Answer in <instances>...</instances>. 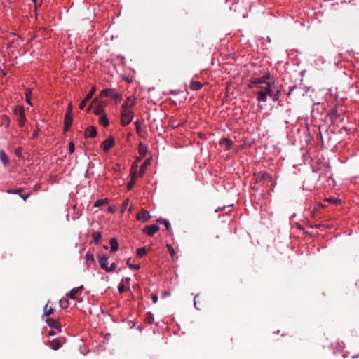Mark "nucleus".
Listing matches in <instances>:
<instances>
[{
    "instance_id": "5",
    "label": "nucleus",
    "mask_w": 359,
    "mask_h": 359,
    "mask_svg": "<svg viewBox=\"0 0 359 359\" xmlns=\"http://www.w3.org/2000/svg\"><path fill=\"white\" fill-rule=\"evenodd\" d=\"M14 112L16 116H19L18 120V124L20 126H23L25 124V120H26L25 115V110H24L23 107H22V106L16 107L14 110Z\"/></svg>"
},
{
    "instance_id": "21",
    "label": "nucleus",
    "mask_w": 359,
    "mask_h": 359,
    "mask_svg": "<svg viewBox=\"0 0 359 359\" xmlns=\"http://www.w3.org/2000/svg\"><path fill=\"white\" fill-rule=\"evenodd\" d=\"M203 87V84L199 81H191L189 84V88L192 90H198Z\"/></svg>"
},
{
    "instance_id": "41",
    "label": "nucleus",
    "mask_w": 359,
    "mask_h": 359,
    "mask_svg": "<svg viewBox=\"0 0 359 359\" xmlns=\"http://www.w3.org/2000/svg\"><path fill=\"white\" fill-rule=\"evenodd\" d=\"M85 257L87 262H94L93 255L89 252L86 253Z\"/></svg>"
},
{
    "instance_id": "17",
    "label": "nucleus",
    "mask_w": 359,
    "mask_h": 359,
    "mask_svg": "<svg viewBox=\"0 0 359 359\" xmlns=\"http://www.w3.org/2000/svg\"><path fill=\"white\" fill-rule=\"evenodd\" d=\"M72 123V115L65 114V120H64V130L65 131H67L69 130Z\"/></svg>"
},
{
    "instance_id": "60",
    "label": "nucleus",
    "mask_w": 359,
    "mask_h": 359,
    "mask_svg": "<svg viewBox=\"0 0 359 359\" xmlns=\"http://www.w3.org/2000/svg\"><path fill=\"white\" fill-rule=\"evenodd\" d=\"M320 226V224H316L313 227L318 228Z\"/></svg>"
},
{
    "instance_id": "29",
    "label": "nucleus",
    "mask_w": 359,
    "mask_h": 359,
    "mask_svg": "<svg viewBox=\"0 0 359 359\" xmlns=\"http://www.w3.org/2000/svg\"><path fill=\"white\" fill-rule=\"evenodd\" d=\"M94 114L97 116L102 115L104 114V107L102 104H99L97 107H95L94 110Z\"/></svg>"
},
{
    "instance_id": "19",
    "label": "nucleus",
    "mask_w": 359,
    "mask_h": 359,
    "mask_svg": "<svg viewBox=\"0 0 359 359\" xmlns=\"http://www.w3.org/2000/svg\"><path fill=\"white\" fill-rule=\"evenodd\" d=\"M220 144L224 146L226 150H230L233 146V142L229 139L224 138L221 140Z\"/></svg>"
},
{
    "instance_id": "56",
    "label": "nucleus",
    "mask_w": 359,
    "mask_h": 359,
    "mask_svg": "<svg viewBox=\"0 0 359 359\" xmlns=\"http://www.w3.org/2000/svg\"><path fill=\"white\" fill-rule=\"evenodd\" d=\"M55 334H56V332L55 331H53V330L50 331L48 332V336H53V335H55Z\"/></svg>"
},
{
    "instance_id": "54",
    "label": "nucleus",
    "mask_w": 359,
    "mask_h": 359,
    "mask_svg": "<svg viewBox=\"0 0 359 359\" xmlns=\"http://www.w3.org/2000/svg\"><path fill=\"white\" fill-rule=\"evenodd\" d=\"M125 290V287L123 285H118V290L120 292H123Z\"/></svg>"
},
{
    "instance_id": "15",
    "label": "nucleus",
    "mask_w": 359,
    "mask_h": 359,
    "mask_svg": "<svg viewBox=\"0 0 359 359\" xmlns=\"http://www.w3.org/2000/svg\"><path fill=\"white\" fill-rule=\"evenodd\" d=\"M204 302V299L203 297H201L199 294H196L194 297V304L196 309H201V306H203V302Z\"/></svg>"
},
{
    "instance_id": "38",
    "label": "nucleus",
    "mask_w": 359,
    "mask_h": 359,
    "mask_svg": "<svg viewBox=\"0 0 359 359\" xmlns=\"http://www.w3.org/2000/svg\"><path fill=\"white\" fill-rule=\"evenodd\" d=\"M22 189H8L6 191L8 194H20V192L22 191Z\"/></svg>"
},
{
    "instance_id": "23",
    "label": "nucleus",
    "mask_w": 359,
    "mask_h": 359,
    "mask_svg": "<svg viewBox=\"0 0 359 359\" xmlns=\"http://www.w3.org/2000/svg\"><path fill=\"white\" fill-rule=\"evenodd\" d=\"M138 151L141 157H144L147 153V147L140 142L138 146Z\"/></svg>"
},
{
    "instance_id": "1",
    "label": "nucleus",
    "mask_w": 359,
    "mask_h": 359,
    "mask_svg": "<svg viewBox=\"0 0 359 359\" xmlns=\"http://www.w3.org/2000/svg\"><path fill=\"white\" fill-rule=\"evenodd\" d=\"M254 177L257 184H261L262 185H265L266 187L269 186V183L271 185L273 184L272 177L266 172H256L254 174Z\"/></svg>"
},
{
    "instance_id": "34",
    "label": "nucleus",
    "mask_w": 359,
    "mask_h": 359,
    "mask_svg": "<svg viewBox=\"0 0 359 359\" xmlns=\"http://www.w3.org/2000/svg\"><path fill=\"white\" fill-rule=\"evenodd\" d=\"M147 254L146 248H140L137 250V255L140 257H144Z\"/></svg>"
},
{
    "instance_id": "46",
    "label": "nucleus",
    "mask_w": 359,
    "mask_h": 359,
    "mask_svg": "<svg viewBox=\"0 0 359 359\" xmlns=\"http://www.w3.org/2000/svg\"><path fill=\"white\" fill-rule=\"evenodd\" d=\"M69 151L70 154H72L74 151V144L72 142L69 143Z\"/></svg>"
},
{
    "instance_id": "45",
    "label": "nucleus",
    "mask_w": 359,
    "mask_h": 359,
    "mask_svg": "<svg viewBox=\"0 0 359 359\" xmlns=\"http://www.w3.org/2000/svg\"><path fill=\"white\" fill-rule=\"evenodd\" d=\"M72 102H69L67 106V111H66L65 114L72 115Z\"/></svg>"
},
{
    "instance_id": "9",
    "label": "nucleus",
    "mask_w": 359,
    "mask_h": 359,
    "mask_svg": "<svg viewBox=\"0 0 359 359\" xmlns=\"http://www.w3.org/2000/svg\"><path fill=\"white\" fill-rule=\"evenodd\" d=\"M46 323L49 327L51 328H54L58 330V332H61V326L59 322L52 318H48L46 319Z\"/></svg>"
},
{
    "instance_id": "35",
    "label": "nucleus",
    "mask_w": 359,
    "mask_h": 359,
    "mask_svg": "<svg viewBox=\"0 0 359 359\" xmlns=\"http://www.w3.org/2000/svg\"><path fill=\"white\" fill-rule=\"evenodd\" d=\"M95 90H96V87L95 86H93L92 87L91 90H90V92L88 93V94L85 97L86 101H89L92 98V97L94 95Z\"/></svg>"
},
{
    "instance_id": "18",
    "label": "nucleus",
    "mask_w": 359,
    "mask_h": 359,
    "mask_svg": "<svg viewBox=\"0 0 359 359\" xmlns=\"http://www.w3.org/2000/svg\"><path fill=\"white\" fill-rule=\"evenodd\" d=\"M328 116L332 123L335 122L339 118V114L337 112V109L336 107L332 108L330 111Z\"/></svg>"
},
{
    "instance_id": "36",
    "label": "nucleus",
    "mask_w": 359,
    "mask_h": 359,
    "mask_svg": "<svg viewBox=\"0 0 359 359\" xmlns=\"http://www.w3.org/2000/svg\"><path fill=\"white\" fill-rule=\"evenodd\" d=\"M158 222L164 224V225L168 231L170 230V227H171L170 224L168 220L164 219H160L158 220Z\"/></svg>"
},
{
    "instance_id": "64",
    "label": "nucleus",
    "mask_w": 359,
    "mask_h": 359,
    "mask_svg": "<svg viewBox=\"0 0 359 359\" xmlns=\"http://www.w3.org/2000/svg\"><path fill=\"white\" fill-rule=\"evenodd\" d=\"M104 248L105 249H108V247H107V245H105Z\"/></svg>"
},
{
    "instance_id": "7",
    "label": "nucleus",
    "mask_w": 359,
    "mask_h": 359,
    "mask_svg": "<svg viewBox=\"0 0 359 359\" xmlns=\"http://www.w3.org/2000/svg\"><path fill=\"white\" fill-rule=\"evenodd\" d=\"M151 216H150V214L149 212L144 210V209H142L137 215V219L139 220V221H141L142 222H147L149 219H150Z\"/></svg>"
},
{
    "instance_id": "51",
    "label": "nucleus",
    "mask_w": 359,
    "mask_h": 359,
    "mask_svg": "<svg viewBox=\"0 0 359 359\" xmlns=\"http://www.w3.org/2000/svg\"><path fill=\"white\" fill-rule=\"evenodd\" d=\"M60 302L62 307L66 308L68 306V302L66 300L65 302H63L62 300H60Z\"/></svg>"
},
{
    "instance_id": "47",
    "label": "nucleus",
    "mask_w": 359,
    "mask_h": 359,
    "mask_svg": "<svg viewBox=\"0 0 359 359\" xmlns=\"http://www.w3.org/2000/svg\"><path fill=\"white\" fill-rule=\"evenodd\" d=\"M116 265L115 263L111 264V266L108 267V269H107V272L113 271L116 269Z\"/></svg>"
},
{
    "instance_id": "27",
    "label": "nucleus",
    "mask_w": 359,
    "mask_h": 359,
    "mask_svg": "<svg viewBox=\"0 0 359 359\" xmlns=\"http://www.w3.org/2000/svg\"><path fill=\"white\" fill-rule=\"evenodd\" d=\"M109 203V200L107 199V198H104V199H99L97 201H95V204H94V206L95 207H101V206H104V205H106Z\"/></svg>"
},
{
    "instance_id": "55",
    "label": "nucleus",
    "mask_w": 359,
    "mask_h": 359,
    "mask_svg": "<svg viewBox=\"0 0 359 359\" xmlns=\"http://www.w3.org/2000/svg\"><path fill=\"white\" fill-rule=\"evenodd\" d=\"M114 211H115V208L114 207L110 206V207L108 208V212H114Z\"/></svg>"
},
{
    "instance_id": "10",
    "label": "nucleus",
    "mask_w": 359,
    "mask_h": 359,
    "mask_svg": "<svg viewBox=\"0 0 359 359\" xmlns=\"http://www.w3.org/2000/svg\"><path fill=\"white\" fill-rule=\"evenodd\" d=\"M270 93H271L270 90H268L266 93L262 92V90H259L256 93L257 100L259 102H266L267 101V96H269Z\"/></svg>"
},
{
    "instance_id": "63",
    "label": "nucleus",
    "mask_w": 359,
    "mask_h": 359,
    "mask_svg": "<svg viewBox=\"0 0 359 359\" xmlns=\"http://www.w3.org/2000/svg\"><path fill=\"white\" fill-rule=\"evenodd\" d=\"M95 102H97V98L93 100V103Z\"/></svg>"
},
{
    "instance_id": "14",
    "label": "nucleus",
    "mask_w": 359,
    "mask_h": 359,
    "mask_svg": "<svg viewBox=\"0 0 359 359\" xmlns=\"http://www.w3.org/2000/svg\"><path fill=\"white\" fill-rule=\"evenodd\" d=\"M83 290V287H79L76 288L72 289L69 293V297L72 299H77V295L81 294Z\"/></svg>"
},
{
    "instance_id": "43",
    "label": "nucleus",
    "mask_w": 359,
    "mask_h": 359,
    "mask_svg": "<svg viewBox=\"0 0 359 359\" xmlns=\"http://www.w3.org/2000/svg\"><path fill=\"white\" fill-rule=\"evenodd\" d=\"M128 203H129V199L128 198H126L123 201V203H122V207H121V211L122 212H124L125 210L126 209V208L128 207Z\"/></svg>"
},
{
    "instance_id": "62",
    "label": "nucleus",
    "mask_w": 359,
    "mask_h": 359,
    "mask_svg": "<svg viewBox=\"0 0 359 359\" xmlns=\"http://www.w3.org/2000/svg\"><path fill=\"white\" fill-rule=\"evenodd\" d=\"M33 3L34 4V5L36 6V0H32Z\"/></svg>"
},
{
    "instance_id": "20",
    "label": "nucleus",
    "mask_w": 359,
    "mask_h": 359,
    "mask_svg": "<svg viewBox=\"0 0 359 359\" xmlns=\"http://www.w3.org/2000/svg\"><path fill=\"white\" fill-rule=\"evenodd\" d=\"M0 160L5 167H7L9 164V158L3 150H0Z\"/></svg>"
},
{
    "instance_id": "33",
    "label": "nucleus",
    "mask_w": 359,
    "mask_h": 359,
    "mask_svg": "<svg viewBox=\"0 0 359 359\" xmlns=\"http://www.w3.org/2000/svg\"><path fill=\"white\" fill-rule=\"evenodd\" d=\"M166 247L168 248V250L169 251V253L170 256L172 257L173 259H175L176 252L175 249L172 248V246L170 244H167Z\"/></svg>"
},
{
    "instance_id": "31",
    "label": "nucleus",
    "mask_w": 359,
    "mask_h": 359,
    "mask_svg": "<svg viewBox=\"0 0 359 359\" xmlns=\"http://www.w3.org/2000/svg\"><path fill=\"white\" fill-rule=\"evenodd\" d=\"M31 95H32V90L28 88L26 89L25 95V100L27 104L32 105L31 103Z\"/></svg>"
},
{
    "instance_id": "61",
    "label": "nucleus",
    "mask_w": 359,
    "mask_h": 359,
    "mask_svg": "<svg viewBox=\"0 0 359 359\" xmlns=\"http://www.w3.org/2000/svg\"><path fill=\"white\" fill-rule=\"evenodd\" d=\"M163 294H164V295H168V294H169V292H164Z\"/></svg>"
},
{
    "instance_id": "59",
    "label": "nucleus",
    "mask_w": 359,
    "mask_h": 359,
    "mask_svg": "<svg viewBox=\"0 0 359 359\" xmlns=\"http://www.w3.org/2000/svg\"><path fill=\"white\" fill-rule=\"evenodd\" d=\"M142 158V157H141V156H140V158H137V161H141Z\"/></svg>"
},
{
    "instance_id": "12",
    "label": "nucleus",
    "mask_w": 359,
    "mask_h": 359,
    "mask_svg": "<svg viewBox=\"0 0 359 359\" xmlns=\"http://www.w3.org/2000/svg\"><path fill=\"white\" fill-rule=\"evenodd\" d=\"M98 262L100 267L107 271L108 269V257L105 255H99Z\"/></svg>"
},
{
    "instance_id": "11",
    "label": "nucleus",
    "mask_w": 359,
    "mask_h": 359,
    "mask_svg": "<svg viewBox=\"0 0 359 359\" xmlns=\"http://www.w3.org/2000/svg\"><path fill=\"white\" fill-rule=\"evenodd\" d=\"M135 98L133 97H128L122 105V109H130L135 105Z\"/></svg>"
},
{
    "instance_id": "42",
    "label": "nucleus",
    "mask_w": 359,
    "mask_h": 359,
    "mask_svg": "<svg viewBox=\"0 0 359 359\" xmlns=\"http://www.w3.org/2000/svg\"><path fill=\"white\" fill-rule=\"evenodd\" d=\"M325 201L329 203H334V204H339L341 202V201L339 199L334 198H326Z\"/></svg>"
},
{
    "instance_id": "58",
    "label": "nucleus",
    "mask_w": 359,
    "mask_h": 359,
    "mask_svg": "<svg viewBox=\"0 0 359 359\" xmlns=\"http://www.w3.org/2000/svg\"><path fill=\"white\" fill-rule=\"evenodd\" d=\"M90 111V106L88 107V109H86V111L87 112H89Z\"/></svg>"
},
{
    "instance_id": "2",
    "label": "nucleus",
    "mask_w": 359,
    "mask_h": 359,
    "mask_svg": "<svg viewBox=\"0 0 359 359\" xmlns=\"http://www.w3.org/2000/svg\"><path fill=\"white\" fill-rule=\"evenodd\" d=\"M100 97H109L114 100L115 104H118L121 100V95L114 88H106L102 90Z\"/></svg>"
},
{
    "instance_id": "3",
    "label": "nucleus",
    "mask_w": 359,
    "mask_h": 359,
    "mask_svg": "<svg viewBox=\"0 0 359 359\" xmlns=\"http://www.w3.org/2000/svg\"><path fill=\"white\" fill-rule=\"evenodd\" d=\"M270 79V74L269 73L265 74L262 77L260 78H254L253 79L250 80V83L249 84L250 88H262L263 86L262 84H265L266 86V83H269L266 81Z\"/></svg>"
},
{
    "instance_id": "13",
    "label": "nucleus",
    "mask_w": 359,
    "mask_h": 359,
    "mask_svg": "<svg viewBox=\"0 0 359 359\" xmlns=\"http://www.w3.org/2000/svg\"><path fill=\"white\" fill-rule=\"evenodd\" d=\"M97 135L96 128L94 126L87 128L84 132V136L86 138L90 137L93 138Z\"/></svg>"
},
{
    "instance_id": "25",
    "label": "nucleus",
    "mask_w": 359,
    "mask_h": 359,
    "mask_svg": "<svg viewBox=\"0 0 359 359\" xmlns=\"http://www.w3.org/2000/svg\"><path fill=\"white\" fill-rule=\"evenodd\" d=\"M93 241L95 244H97L102 238V233L99 231L93 232L92 233Z\"/></svg>"
},
{
    "instance_id": "50",
    "label": "nucleus",
    "mask_w": 359,
    "mask_h": 359,
    "mask_svg": "<svg viewBox=\"0 0 359 359\" xmlns=\"http://www.w3.org/2000/svg\"><path fill=\"white\" fill-rule=\"evenodd\" d=\"M151 299H152L153 303H154V304L157 303V302L158 300V297L156 294H153L151 297Z\"/></svg>"
},
{
    "instance_id": "57",
    "label": "nucleus",
    "mask_w": 359,
    "mask_h": 359,
    "mask_svg": "<svg viewBox=\"0 0 359 359\" xmlns=\"http://www.w3.org/2000/svg\"><path fill=\"white\" fill-rule=\"evenodd\" d=\"M137 163H134V164L133 165V166H132V168H133V169H136V168H137Z\"/></svg>"
},
{
    "instance_id": "44",
    "label": "nucleus",
    "mask_w": 359,
    "mask_h": 359,
    "mask_svg": "<svg viewBox=\"0 0 359 359\" xmlns=\"http://www.w3.org/2000/svg\"><path fill=\"white\" fill-rule=\"evenodd\" d=\"M140 123H141V122L139 121H137L135 123V127H136V132L137 133H140L141 130H142L141 127H140Z\"/></svg>"
},
{
    "instance_id": "22",
    "label": "nucleus",
    "mask_w": 359,
    "mask_h": 359,
    "mask_svg": "<svg viewBox=\"0 0 359 359\" xmlns=\"http://www.w3.org/2000/svg\"><path fill=\"white\" fill-rule=\"evenodd\" d=\"M110 245H111V252H116L118 250V243L117 240L114 238H111L110 240Z\"/></svg>"
},
{
    "instance_id": "26",
    "label": "nucleus",
    "mask_w": 359,
    "mask_h": 359,
    "mask_svg": "<svg viewBox=\"0 0 359 359\" xmlns=\"http://www.w3.org/2000/svg\"><path fill=\"white\" fill-rule=\"evenodd\" d=\"M99 123L100 124H102L104 127H107L109 126V120L107 118V114H102L100 118V120H99Z\"/></svg>"
},
{
    "instance_id": "6",
    "label": "nucleus",
    "mask_w": 359,
    "mask_h": 359,
    "mask_svg": "<svg viewBox=\"0 0 359 359\" xmlns=\"http://www.w3.org/2000/svg\"><path fill=\"white\" fill-rule=\"evenodd\" d=\"M159 230V226L156 224L146 226L143 229V232L146 233L148 236H154Z\"/></svg>"
},
{
    "instance_id": "37",
    "label": "nucleus",
    "mask_w": 359,
    "mask_h": 359,
    "mask_svg": "<svg viewBox=\"0 0 359 359\" xmlns=\"http://www.w3.org/2000/svg\"><path fill=\"white\" fill-rule=\"evenodd\" d=\"M126 264L130 268V269H135V270H138L140 269V265L139 264H135V265H132V264L130 263V259H128L126 262Z\"/></svg>"
},
{
    "instance_id": "48",
    "label": "nucleus",
    "mask_w": 359,
    "mask_h": 359,
    "mask_svg": "<svg viewBox=\"0 0 359 359\" xmlns=\"http://www.w3.org/2000/svg\"><path fill=\"white\" fill-rule=\"evenodd\" d=\"M88 101H86V99H84L79 104V109H83L85 106H86V104Z\"/></svg>"
},
{
    "instance_id": "28",
    "label": "nucleus",
    "mask_w": 359,
    "mask_h": 359,
    "mask_svg": "<svg viewBox=\"0 0 359 359\" xmlns=\"http://www.w3.org/2000/svg\"><path fill=\"white\" fill-rule=\"evenodd\" d=\"M55 311V309L52 307H48V304H46L44 308H43V312H44V315L46 316H48L51 314H53Z\"/></svg>"
},
{
    "instance_id": "40",
    "label": "nucleus",
    "mask_w": 359,
    "mask_h": 359,
    "mask_svg": "<svg viewBox=\"0 0 359 359\" xmlns=\"http://www.w3.org/2000/svg\"><path fill=\"white\" fill-rule=\"evenodd\" d=\"M260 90H262V92H264V93H266V92H267L268 90L272 91L271 84L266 83V86L260 88Z\"/></svg>"
},
{
    "instance_id": "8",
    "label": "nucleus",
    "mask_w": 359,
    "mask_h": 359,
    "mask_svg": "<svg viewBox=\"0 0 359 359\" xmlns=\"http://www.w3.org/2000/svg\"><path fill=\"white\" fill-rule=\"evenodd\" d=\"M114 144V139L109 137L106 139L102 143V148L105 152H108Z\"/></svg>"
},
{
    "instance_id": "16",
    "label": "nucleus",
    "mask_w": 359,
    "mask_h": 359,
    "mask_svg": "<svg viewBox=\"0 0 359 359\" xmlns=\"http://www.w3.org/2000/svg\"><path fill=\"white\" fill-rule=\"evenodd\" d=\"M62 341L59 339H54L53 341H48L47 344L48 346H49L53 350H58L62 346Z\"/></svg>"
},
{
    "instance_id": "53",
    "label": "nucleus",
    "mask_w": 359,
    "mask_h": 359,
    "mask_svg": "<svg viewBox=\"0 0 359 359\" xmlns=\"http://www.w3.org/2000/svg\"><path fill=\"white\" fill-rule=\"evenodd\" d=\"M39 131V129L37 128L36 130H35L32 134V138H36L38 135V133Z\"/></svg>"
},
{
    "instance_id": "24",
    "label": "nucleus",
    "mask_w": 359,
    "mask_h": 359,
    "mask_svg": "<svg viewBox=\"0 0 359 359\" xmlns=\"http://www.w3.org/2000/svg\"><path fill=\"white\" fill-rule=\"evenodd\" d=\"M151 164V159L148 158L147 159L143 164L140 166V175L142 176L144 173L145 170L147 169V167Z\"/></svg>"
},
{
    "instance_id": "32",
    "label": "nucleus",
    "mask_w": 359,
    "mask_h": 359,
    "mask_svg": "<svg viewBox=\"0 0 359 359\" xmlns=\"http://www.w3.org/2000/svg\"><path fill=\"white\" fill-rule=\"evenodd\" d=\"M154 316L151 312H147L145 316V321L149 324H152L154 323Z\"/></svg>"
},
{
    "instance_id": "30",
    "label": "nucleus",
    "mask_w": 359,
    "mask_h": 359,
    "mask_svg": "<svg viewBox=\"0 0 359 359\" xmlns=\"http://www.w3.org/2000/svg\"><path fill=\"white\" fill-rule=\"evenodd\" d=\"M131 175H132V179L127 185L128 190L132 189L135 183V177H136L135 172L131 173Z\"/></svg>"
},
{
    "instance_id": "52",
    "label": "nucleus",
    "mask_w": 359,
    "mask_h": 359,
    "mask_svg": "<svg viewBox=\"0 0 359 359\" xmlns=\"http://www.w3.org/2000/svg\"><path fill=\"white\" fill-rule=\"evenodd\" d=\"M21 152H22V148L21 147H18L16 149H15V154L19 156L20 154H21Z\"/></svg>"
},
{
    "instance_id": "39",
    "label": "nucleus",
    "mask_w": 359,
    "mask_h": 359,
    "mask_svg": "<svg viewBox=\"0 0 359 359\" xmlns=\"http://www.w3.org/2000/svg\"><path fill=\"white\" fill-rule=\"evenodd\" d=\"M279 93L280 92L278 91L276 94L273 93V90L271 91V93L269 94V97L272 98L273 101H277L279 98Z\"/></svg>"
},
{
    "instance_id": "4",
    "label": "nucleus",
    "mask_w": 359,
    "mask_h": 359,
    "mask_svg": "<svg viewBox=\"0 0 359 359\" xmlns=\"http://www.w3.org/2000/svg\"><path fill=\"white\" fill-rule=\"evenodd\" d=\"M133 117V112L130 109H121V123L123 126L128 125L131 122Z\"/></svg>"
},
{
    "instance_id": "49",
    "label": "nucleus",
    "mask_w": 359,
    "mask_h": 359,
    "mask_svg": "<svg viewBox=\"0 0 359 359\" xmlns=\"http://www.w3.org/2000/svg\"><path fill=\"white\" fill-rule=\"evenodd\" d=\"M30 195L31 194L29 193L26 195L20 194V196L25 201L30 196Z\"/></svg>"
}]
</instances>
